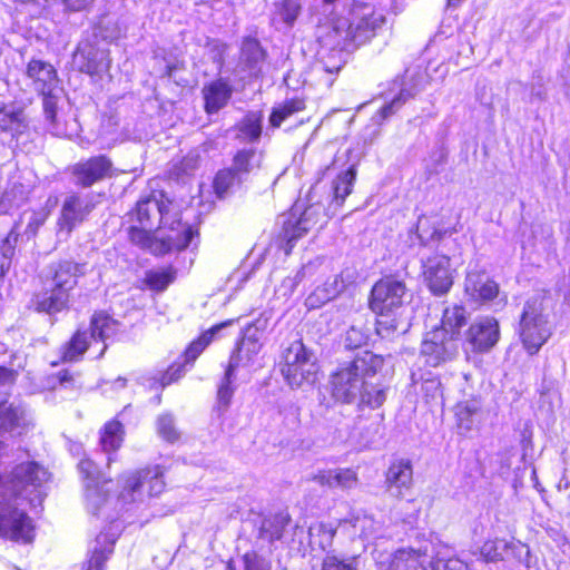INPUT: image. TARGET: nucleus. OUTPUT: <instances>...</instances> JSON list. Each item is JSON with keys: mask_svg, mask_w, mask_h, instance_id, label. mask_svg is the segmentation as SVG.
Wrapping results in <instances>:
<instances>
[{"mask_svg": "<svg viewBox=\"0 0 570 570\" xmlns=\"http://www.w3.org/2000/svg\"><path fill=\"white\" fill-rule=\"evenodd\" d=\"M124 430L118 421H110L105 424L100 435V445L105 452L116 451L122 443Z\"/></svg>", "mask_w": 570, "mask_h": 570, "instance_id": "c9c22d12", "label": "nucleus"}, {"mask_svg": "<svg viewBox=\"0 0 570 570\" xmlns=\"http://www.w3.org/2000/svg\"><path fill=\"white\" fill-rule=\"evenodd\" d=\"M376 322V333L382 337H389L400 330V323L396 318L390 317L389 314L380 315Z\"/></svg>", "mask_w": 570, "mask_h": 570, "instance_id": "603ef678", "label": "nucleus"}, {"mask_svg": "<svg viewBox=\"0 0 570 570\" xmlns=\"http://www.w3.org/2000/svg\"><path fill=\"white\" fill-rule=\"evenodd\" d=\"M499 338V322L491 316L475 320L466 331V341L475 352L490 351Z\"/></svg>", "mask_w": 570, "mask_h": 570, "instance_id": "ddd939ff", "label": "nucleus"}, {"mask_svg": "<svg viewBox=\"0 0 570 570\" xmlns=\"http://www.w3.org/2000/svg\"><path fill=\"white\" fill-rule=\"evenodd\" d=\"M79 468L82 473L86 474V501L88 509L97 514L101 505L107 501V491L104 490V485L107 483L104 481L102 484L99 482L98 475H96L95 463L90 460H82L79 463Z\"/></svg>", "mask_w": 570, "mask_h": 570, "instance_id": "aec40b11", "label": "nucleus"}, {"mask_svg": "<svg viewBox=\"0 0 570 570\" xmlns=\"http://www.w3.org/2000/svg\"><path fill=\"white\" fill-rule=\"evenodd\" d=\"M157 430L159 435L168 442L173 443L179 439V432L175 426L174 419L168 414L158 417Z\"/></svg>", "mask_w": 570, "mask_h": 570, "instance_id": "09e8293b", "label": "nucleus"}, {"mask_svg": "<svg viewBox=\"0 0 570 570\" xmlns=\"http://www.w3.org/2000/svg\"><path fill=\"white\" fill-rule=\"evenodd\" d=\"M27 77L39 94H49L57 89L58 76L53 66L40 59H32L27 65Z\"/></svg>", "mask_w": 570, "mask_h": 570, "instance_id": "a211bd4d", "label": "nucleus"}, {"mask_svg": "<svg viewBox=\"0 0 570 570\" xmlns=\"http://www.w3.org/2000/svg\"><path fill=\"white\" fill-rule=\"evenodd\" d=\"M317 39L322 48L331 51L350 50L358 45L353 33V22L346 17H338L328 23L320 26Z\"/></svg>", "mask_w": 570, "mask_h": 570, "instance_id": "6e6552de", "label": "nucleus"}, {"mask_svg": "<svg viewBox=\"0 0 570 570\" xmlns=\"http://www.w3.org/2000/svg\"><path fill=\"white\" fill-rule=\"evenodd\" d=\"M324 218V209L318 204L306 207L298 217H296L295 213H292L289 218L284 222V237L288 243H292L301 238L316 225L325 223Z\"/></svg>", "mask_w": 570, "mask_h": 570, "instance_id": "4468645a", "label": "nucleus"}, {"mask_svg": "<svg viewBox=\"0 0 570 570\" xmlns=\"http://www.w3.org/2000/svg\"><path fill=\"white\" fill-rule=\"evenodd\" d=\"M498 549H504V550H515V549H525V552L528 553V549L525 546H523L520 541L518 542H507L504 540H495L491 542H485L482 551L487 556H491V559L497 558H503L502 553L497 552Z\"/></svg>", "mask_w": 570, "mask_h": 570, "instance_id": "de8ad7c7", "label": "nucleus"}, {"mask_svg": "<svg viewBox=\"0 0 570 570\" xmlns=\"http://www.w3.org/2000/svg\"><path fill=\"white\" fill-rule=\"evenodd\" d=\"M424 277L429 288L435 295L446 293L453 284L450 258L440 254L428 258L424 265Z\"/></svg>", "mask_w": 570, "mask_h": 570, "instance_id": "2eb2a0df", "label": "nucleus"}, {"mask_svg": "<svg viewBox=\"0 0 570 570\" xmlns=\"http://www.w3.org/2000/svg\"><path fill=\"white\" fill-rule=\"evenodd\" d=\"M465 295L475 303H488L498 297L499 284L492 279L487 269L479 262L469 265L465 281Z\"/></svg>", "mask_w": 570, "mask_h": 570, "instance_id": "9d476101", "label": "nucleus"}, {"mask_svg": "<svg viewBox=\"0 0 570 570\" xmlns=\"http://www.w3.org/2000/svg\"><path fill=\"white\" fill-rule=\"evenodd\" d=\"M367 342V335L355 326H352L345 335V345L348 348H358Z\"/></svg>", "mask_w": 570, "mask_h": 570, "instance_id": "5fc2aeb1", "label": "nucleus"}, {"mask_svg": "<svg viewBox=\"0 0 570 570\" xmlns=\"http://www.w3.org/2000/svg\"><path fill=\"white\" fill-rule=\"evenodd\" d=\"M175 380L174 377V374L169 376V374L167 373L164 379H163V384L166 385V384H169L170 382H173Z\"/></svg>", "mask_w": 570, "mask_h": 570, "instance_id": "338daca9", "label": "nucleus"}, {"mask_svg": "<svg viewBox=\"0 0 570 570\" xmlns=\"http://www.w3.org/2000/svg\"><path fill=\"white\" fill-rule=\"evenodd\" d=\"M200 164V155L197 150L189 151L177 166V174L190 175Z\"/></svg>", "mask_w": 570, "mask_h": 570, "instance_id": "864d4df0", "label": "nucleus"}, {"mask_svg": "<svg viewBox=\"0 0 570 570\" xmlns=\"http://www.w3.org/2000/svg\"><path fill=\"white\" fill-rule=\"evenodd\" d=\"M73 61L81 72L96 75L109 69V60L104 51L90 46L79 47L73 56Z\"/></svg>", "mask_w": 570, "mask_h": 570, "instance_id": "412c9836", "label": "nucleus"}, {"mask_svg": "<svg viewBox=\"0 0 570 570\" xmlns=\"http://www.w3.org/2000/svg\"><path fill=\"white\" fill-rule=\"evenodd\" d=\"M313 480L323 487L352 489L357 484V474L351 469L323 470L313 476Z\"/></svg>", "mask_w": 570, "mask_h": 570, "instance_id": "b1692460", "label": "nucleus"}, {"mask_svg": "<svg viewBox=\"0 0 570 570\" xmlns=\"http://www.w3.org/2000/svg\"><path fill=\"white\" fill-rule=\"evenodd\" d=\"M480 410L478 400H466L459 402L454 407L456 425L462 432H469L474 424V416Z\"/></svg>", "mask_w": 570, "mask_h": 570, "instance_id": "473e14b6", "label": "nucleus"}, {"mask_svg": "<svg viewBox=\"0 0 570 570\" xmlns=\"http://www.w3.org/2000/svg\"><path fill=\"white\" fill-rule=\"evenodd\" d=\"M94 205L85 197L69 195L65 198L60 216L57 222L58 237L68 238L79 224H81L91 213Z\"/></svg>", "mask_w": 570, "mask_h": 570, "instance_id": "9b49d317", "label": "nucleus"}, {"mask_svg": "<svg viewBox=\"0 0 570 570\" xmlns=\"http://www.w3.org/2000/svg\"><path fill=\"white\" fill-rule=\"evenodd\" d=\"M69 301V292L57 287H55L50 292H46L37 298V309L40 312H46L48 314H55L62 311Z\"/></svg>", "mask_w": 570, "mask_h": 570, "instance_id": "c85d7f7f", "label": "nucleus"}, {"mask_svg": "<svg viewBox=\"0 0 570 570\" xmlns=\"http://www.w3.org/2000/svg\"><path fill=\"white\" fill-rule=\"evenodd\" d=\"M262 154L254 148L237 151L234 156L232 168L237 173L238 180H243L244 176L258 169L262 164Z\"/></svg>", "mask_w": 570, "mask_h": 570, "instance_id": "7c9ffc66", "label": "nucleus"}, {"mask_svg": "<svg viewBox=\"0 0 570 570\" xmlns=\"http://www.w3.org/2000/svg\"><path fill=\"white\" fill-rule=\"evenodd\" d=\"M238 347L240 348V352L246 354V361L252 362L253 356L256 355L262 347V343L259 342V337L257 335V330H253L252 333V328H248L245 336L239 342Z\"/></svg>", "mask_w": 570, "mask_h": 570, "instance_id": "49530a36", "label": "nucleus"}, {"mask_svg": "<svg viewBox=\"0 0 570 570\" xmlns=\"http://www.w3.org/2000/svg\"><path fill=\"white\" fill-rule=\"evenodd\" d=\"M48 216L49 213L46 209L33 212L26 227V234L35 236L38 233L39 228L46 223Z\"/></svg>", "mask_w": 570, "mask_h": 570, "instance_id": "6e6d98bb", "label": "nucleus"}, {"mask_svg": "<svg viewBox=\"0 0 570 570\" xmlns=\"http://www.w3.org/2000/svg\"><path fill=\"white\" fill-rule=\"evenodd\" d=\"M265 52L259 42L255 39L247 38L242 46V62L248 69H256L264 61Z\"/></svg>", "mask_w": 570, "mask_h": 570, "instance_id": "ea45409f", "label": "nucleus"}, {"mask_svg": "<svg viewBox=\"0 0 570 570\" xmlns=\"http://www.w3.org/2000/svg\"><path fill=\"white\" fill-rule=\"evenodd\" d=\"M236 136L243 142H253L259 139L262 134V116L256 112L247 114L237 125Z\"/></svg>", "mask_w": 570, "mask_h": 570, "instance_id": "72a5a7b5", "label": "nucleus"}, {"mask_svg": "<svg viewBox=\"0 0 570 570\" xmlns=\"http://www.w3.org/2000/svg\"><path fill=\"white\" fill-rule=\"evenodd\" d=\"M28 128V120L22 109L6 107L0 109V130L12 137L22 135Z\"/></svg>", "mask_w": 570, "mask_h": 570, "instance_id": "cd10ccee", "label": "nucleus"}, {"mask_svg": "<svg viewBox=\"0 0 570 570\" xmlns=\"http://www.w3.org/2000/svg\"><path fill=\"white\" fill-rule=\"evenodd\" d=\"M89 336L86 332L78 331L62 348V361H78L89 346Z\"/></svg>", "mask_w": 570, "mask_h": 570, "instance_id": "4c0bfd02", "label": "nucleus"}, {"mask_svg": "<svg viewBox=\"0 0 570 570\" xmlns=\"http://www.w3.org/2000/svg\"><path fill=\"white\" fill-rule=\"evenodd\" d=\"M116 539L108 533L97 535L90 550L89 559L82 564L81 570H104V564L114 551Z\"/></svg>", "mask_w": 570, "mask_h": 570, "instance_id": "393cba45", "label": "nucleus"}, {"mask_svg": "<svg viewBox=\"0 0 570 570\" xmlns=\"http://www.w3.org/2000/svg\"><path fill=\"white\" fill-rule=\"evenodd\" d=\"M233 94V88L225 80L218 79L204 86L203 96L205 110L214 114L227 105Z\"/></svg>", "mask_w": 570, "mask_h": 570, "instance_id": "5701e85b", "label": "nucleus"}, {"mask_svg": "<svg viewBox=\"0 0 570 570\" xmlns=\"http://www.w3.org/2000/svg\"><path fill=\"white\" fill-rule=\"evenodd\" d=\"M166 206L155 197L140 199L136 209L129 213L131 223H137L144 227H154L155 222H158L163 227L167 226V218L165 216Z\"/></svg>", "mask_w": 570, "mask_h": 570, "instance_id": "6ab92c4d", "label": "nucleus"}, {"mask_svg": "<svg viewBox=\"0 0 570 570\" xmlns=\"http://www.w3.org/2000/svg\"><path fill=\"white\" fill-rule=\"evenodd\" d=\"M164 471L160 465H155L138 471L126 479L124 490L120 493L125 502L141 501L145 492L148 497H156L165 489L163 480Z\"/></svg>", "mask_w": 570, "mask_h": 570, "instance_id": "423d86ee", "label": "nucleus"}, {"mask_svg": "<svg viewBox=\"0 0 570 570\" xmlns=\"http://www.w3.org/2000/svg\"><path fill=\"white\" fill-rule=\"evenodd\" d=\"M121 36H122L121 30H120V29H117V31H116V32H114L112 35L107 36V37H108V38H110V39H117V38H119V37H121Z\"/></svg>", "mask_w": 570, "mask_h": 570, "instance_id": "774afa93", "label": "nucleus"}, {"mask_svg": "<svg viewBox=\"0 0 570 570\" xmlns=\"http://www.w3.org/2000/svg\"><path fill=\"white\" fill-rule=\"evenodd\" d=\"M413 483V469L409 460L393 462L386 472V484L395 495H402Z\"/></svg>", "mask_w": 570, "mask_h": 570, "instance_id": "4be33fe9", "label": "nucleus"}, {"mask_svg": "<svg viewBox=\"0 0 570 570\" xmlns=\"http://www.w3.org/2000/svg\"><path fill=\"white\" fill-rule=\"evenodd\" d=\"M387 570H471L460 559H436L429 554L428 546L419 548L406 547L396 550L389 563Z\"/></svg>", "mask_w": 570, "mask_h": 570, "instance_id": "20e7f679", "label": "nucleus"}, {"mask_svg": "<svg viewBox=\"0 0 570 570\" xmlns=\"http://www.w3.org/2000/svg\"><path fill=\"white\" fill-rule=\"evenodd\" d=\"M49 472L35 461L23 462L13 468L6 480L0 478V498L4 504L11 505L10 501L17 497L29 498L36 493V499L41 500L40 488L49 480Z\"/></svg>", "mask_w": 570, "mask_h": 570, "instance_id": "f03ea898", "label": "nucleus"}, {"mask_svg": "<svg viewBox=\"0 0 570 570\" xmlns=\"http://www.w3.org/2000/svg\"><path fill=\"white\" fill-rule=\"evenodd\" d=\"M250 362L246 361V354L240 352V348L237 346L233 354L230 355L228 365L225 370V380L230 381L235 376V371L239 366L248 365Z\"/></svg>", "mask_w": 570, "mask_h": 570, "instance_id": "3c124183", "label": "nucleus"}, {"mask_svg": "<svg viewBox=\"0 0 570 570\" xmlns=\"http://www.w3.org/2000/svg\"><path fill=\"white\" fill-rule=\"evenodd\" d=\"M178 226L181 227L180 230L176 233V235H168L167 239L171 244L173 247H175L178 250L185 249L190 244L194 232L190 228V226H181V224L178 222Z\"/></svg>", "mask_w": 570, "mask_h": 570, "instance_id": "8fccbe9b", "label": "nucleus"}, {"mask_svg": "<svg viewBox=\"0 0 570 570\" xmlns=\"http://www.w3.org/2000/svg\"><path fill=\"white\" fill-rule=\"evenodd\" d=\"M356 178V169L354 166L342 173L333 181L334 202L342 205L345 198L352 193L353 184Z\"/></svg>", "mask_w": 570, "mask_h": 570, "instance_id": "e433bc0d", "label": "nucleus"}, {"mask_svg": "<svg viewBox=\"0 0 570 570\" xmlns=\"http://www.w3.org/2000/svg\"><path fill=\"white\" fill-rule=\"evenodd\" d=\"M244 563V570H272V563L256 553H246Z\"/></svg>", "mask_w": 570, "mask_h": 570, "instance_id": "4d7b16f0", "label": "nucleus"}, {"mask_svg": "<svg viewBox=\"0 0 570 570\" xmlns=\"http://www.w3.org/2000/svg\"><path fill=\"white\" fill-rule=\"evenodd\" d=\"M233 380L227 381L225 377L223 379L218 392H217V399L220 404L224 406H227L233 397L234 389L230 386Z\"/></svg>", "mask_w": 570, "mask_h": 570, "instance_id": "052dcab7", "label": "nucleus"}, {"mask_svg": "<svg viewBox=\"0 0 570 570\" xmlns=\"http://www.w3.org/2000/svg\"><path fill=\"white\" fill-rule=\"evenodd\" d=\"M175 278L170 267L148 271L145 274L144 283L153 291H164Z\"/></svg>", "mask_w": 570, "mask_h": 570, "instance_id": "37998d69", "label": "nucleus"}, {"mask_svg": "<svg viewBox=\"0 0 570 570\" xmlns=\"http://www.w3.org/2000/svg\"><path fill=\"white\" fill-rule=\"evenodd\" d=\"M406 101V97L403 92H401L397 97H395L390 104L385 105L381 108L380 112L383 119L390 117Z\"/></svg>", "mask_w": 570, "mask_h": 570, "instance_id": "0e129e2a", "label": "nucleus"}, {"mask_svg": "<svg viewBox=\"0 0 570 570\" xmlns=\"http://www.w3.org/2000/svg\"><path fill=\"white\" fill-rule=\"evenodd\" d=\"M43 97V112L46 119L53 125L56 121L57 114V97L55 91L49 94H40Z\"/></svg>", "mask_w": 570, "mask_h": 570, "instance_id": "13d9d810", "label": "nucleus"}, {"mask_svg": "<svg viewBox=\"0 0 570 570\" xmlns=\"http://www.w3.org/2000/svg\"><path fill=\"white\" fill-rule=\"evenodd\" d=\"M465 323L466 312L464 307L454 305L444 309L441 326L435 327V330H444L448 336L456 341L460 330Z\"/></svg>", "mask_w": 570, "mask_h": 570, "instance_id": "c756f323", "label": "nucleus"}, {"mask_svg": "<svg viewBox=\"0 0 570 570\" xmlns=\"http://www.w3.org/2000/svg\"><path fill=\"white\" fill-rule=\"evenodd\" d=\"M52 2H61L66 9L71 11H81L87 9L94 0H51Z\"/></svg>", "mask_w": 570, "mask_h": 570, "instance_id": "69168bd1", "label": "nucleus"}, {"mask_svg": "<svg viewBox=\"0 0 570 570\" xmlns=\"http://www.w3.org/2000/svg\"><path fill=\"white\" fill-rule=\"evenodd\" d=\"M299 12V4L296 0H283V20L286 23H292Z\"/></svg>", "mask_w": 570, "mask_h": 570, "instance_id": "bf43d9fd", "label": "nucleus"}, {"mask_svg": "<svg viewBox=\"0 0 570 570\" xmlns=\"http://www.w3.org/2000/svg\"><path fill=\"white\" fill-rule=\"evenodd\" d=\"M16 377V371L0 366V393L6 392L14 383Z\"/></svg>", "mask_w": 570, "mask_h": 570, "instance_id": "e2e57ef3", "label": "nucleus"}, {"mask_svg": "<svg viewBox=\"0 0 570 570\" xmlns=\"http://www.w3.org/2000/svg\"><path fill=\"white\" fill-rule=\"evenodd\" d=\"M153 229L151 227H144L139 224H132L130 227H129V237L131 239V242L134 243H137V244H145L147 238H148V235H147V232Z\"/></svg>", "mask_w": 570, "mask_h": 570, "instance_id": "680f3d73", "label": "nucleus"}, {"mask_svg": "<svg viewBox=\"0 0 570 570\" xmlns=\"http://www.w3.org/2000/svg\"><path fill=\"white\" fill-rule=\"evenodd\" d=\"M383 365L382 355L371 351L357 353L352 361L341 364L331 375L332 396L344 404L355 403L365 380L374 379Z\"/></svg>", "mask_w": 570, "mask_h": 570, "instance_id": "f257e3e1", "label": "nucleus"}, {"mask_svg": "<svg viewBox=\"0 0 570 570\" xmlns=\"http://www.w3.org/2000/svg\"><path fill=\"white\" fill-rule=\"evenodd\" d=\"M519 335L524 348L530 354H535L550 337L551 331L541 299L533 298L525 303L520 320Z\"/></svg>", "mask_w": 570, "mask_h": 570, "instance_id": "39448f33", "label": "nucleus"}, {"mask_svg": "<svg viewBox=\"0 0 570 570\" xmlns=\"http://www.w3.org/2000/svg\"><path fill=\"white\" fill-rule=\"evenodd\" d=\"M346 18L353 22V33L360 45L365 42L385 21L384 17L377 13L371 4L363 2H355L350 11V17Z\"/></svg>", "mask_w": 570, "mask_h": 570, "instance_id": "f8f14e48", "label": "nucleus"}, {"mask_svg": "<svg viewBox=\"0 0 570 570\" xmlns=\"http://www.w3.org/2000/svg\"><path fill=\"white\" fill-rule=\"evenodd\" d=\"M406 286L393 277H385L376 282L370 297V308L379 314H389L400 308L406 296Z\"/></svg>", "mask_w": 570, "mask_h": 570, "instance_id": "0eeeda50", "label": "nucleus"}, {"mask_svg": "<svg viewBox=\"0 0 570 570\" xmlns=\"http://www.w3.org/2000/svg\"><path fill=\"white\" fill-rule=\"evenodd\" d=\"M111 170V160L104 155H99L75 165L72 174L78 185L89 187L110 176Z\"/></svg>", "mask_w": 570, "mask_h": 570, "instance_id": "dca6fc26", "label": "nucleus"}, {"mask_svg": "<svg viewBox=\"0 0 570 570\" xmlns=\"http://www.w3.org/2000/svg\"><path fill=\"white\" fill-rule=\"evenodd\" d=\"M224 327V324L215 325L208 331L204 332L197 340L190 343L185 352L186 361H195L199 354L213 341L214 336Z\"/></svg>", "mask_w": 570, "mask_h": 570, "instance_id": "79ce46f5", "label": "nucleus"}, {"mask_svg": "<svg viewBox=\"0 0 570 570\" xmlns=\"http://www.w3.org/2000/svg\"><path fill=\"white\" fill-rule=\"evenodd\" d=\"M237 173L233 168L219 170L214 179V189L218 197H224L230 188L240 184Z\"/></svg>", "mask_w": 570, "mask_h": 570, "instance_id": "c03bdc74", "label": "nucleus"}, {"mask_svg": "<svg viewBox=\"0 0 570 570\" xmlns=\"http://www.w3.org/2000/svg\"><path fill=\"white\" fill-rule=\"evenodd\" d=\"M83 275L82 266L73 262H61L55 272L53 282L57 287L70 292L78 282V278Z\"/></svg>", "mask_w": 570, "mask_h": 570, "instance_id": "2f4dec72", "label": "nucleus"}, {"mask_svg": "<svg viewBox=\"0 0 570 570\" xmlns=\"http://www.w3.org/2000/svg\"><path fill=\"white\" fill-rule=\"evenodd\" d=\"M456 353V341L448 336L444 330L428 332L421 344V356L433 367L453 360Z\"/></svg>", "mask_w": 570, "mask_h": 570, "instance_id": "1a4fd4ad", "label": "nucleus"}, {"mask_svg": "<svg viewBox=\"0 0 570 570\" xmlns=\"http://www.w3.org/2000/svg\"><path fill=\"white\" fill-rule=\"evenodd\" d=\"M385 400L386 387L379 382H374L373 379H366L355 403L360 409H379L384 404Z\"/></svg>", "mask_w": 570, "mask_h": 570, "instance_id": "bb28decb", "label": "nucleus"}, {"mask_svg": "<svg viewBox=\"0 0 570 570\" xmlns=\"http://www.w3.org/2000/svg\"><path fill=\"white\" fill-rule=\"evenodd\" d=\"M32 422L21 404L0 402V434L22 435Z\"/></svg>", "mask_w": 570, "mask_h": 570, "instance_id": "f3484780", "label": "nucleus"}, {"mask_svg": "<svg viewBox=\"0 0 570 570\" xmlns=\"http://www.w3.org/2000/svg\"><path fill=\"white\" fill-rule=\"evenodd\" d=\"M288 523L289 517L287 514H275L271 519L263 521L261 528L262 537L269 541L279 540Z\"/></svg>", "mask_w": 570, "mask_h": 570, "instance_id": "a19ab883", "label": "nucleus"}, {"mask_svg": "<svg viewBox=\"0 0 570 570\" xmlns=\"http://www.w3.org/2000/svg\"><path fill=\"white\" fill-rule=\"evenodd\" d=\"M19 233L13 227L7 235V237L2 240L0 252L2 259L0 261V268L2 272L10 267L11 258L14 255L16 246L18 244Z\"/></svg>", "mask_w": 570, "mask_h": 570, "instance_id": "a18cd8bd", "label": "nucleus"}, {"mask_svg": "<svg viewBox=\"0 0 570 570\" xmlns=\"http://www.w3.org/2000/svg\"><path fill=\"white\" fill-rule=\"evenodd\" d=\"M305 100L302 98H292L275 107L269 116L272 127H279L282 122L292 115L305 109Z\"/></svg>", "mask_w": 570, "mask_h": 570, "instance_id": "f704fd0d", "label": "nucleus"}, {"mask_svg": "<svg viewBox=\"0 0 570 570\" xmlns=\"http://www.w3.org/2000/svg\"><path fill=\"white\" fill-rule=\"evenodd\" d=\"M116 322L104 313H96L91 318L90 337L105 342L116 331Z\"/></svg>", "mask_w": 570, "mask_h": 570, "instance_id": "58836bf2", "label": "nucleus"}, {"mask_svg": "<svg viewBox=\"0 0 570 570\" xmlns=\"http://www.w3.org/2000/svg\"><path fill=\"white\" fill-rule=\"evenodd\" d=\"M345 287L343 275H335L328 278L322 286L311 293L305 301L308 308H320L328 301L336 297Z\"/></svg>", "mask_w": 570, "mask_h": 570, "instance_id": "a878e982", "label": "nucleus"}, {"mask_svg": "<svg viewBox=\"0 0 570 570\" xmlns=\"http://www.w3.org/2000/svg\"><path fill=\"white\" fill-rule=\"evenodd\" d=\"M282 374L293 389L312 387L320 375V365L301 340H296L283 353Z\"/></svg>", "mask_w": 570, "mask_h": 570, "instance_id": "7ed1b4c3", "label": "nucleus"}]
</instances>
